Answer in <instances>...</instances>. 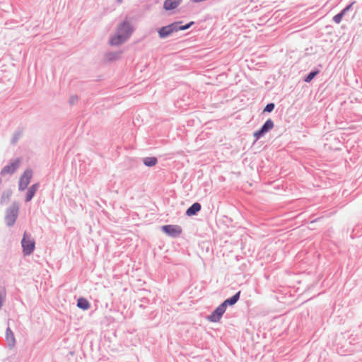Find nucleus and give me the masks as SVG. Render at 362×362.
<instances>
[{
	"instance_id": "obj_1",
	"label": "nucleus",
	"mask_w": 362,
	"mask_h": 362,
	"mask_svg": "<svg viewBox=\"0 0 362 362\" xmlns=\"http://www.w3.org/2000/svg\"><path fill=\"white\" fill-rule=\"evenodd\" d=\"M19 204L17 202H13L12 204L6 209L5 216V222L7 226H13L18 216Z\"/></svg>"
},
{
	"instance_id": "obj_2",
	"label": "nucleus",
	"mask_w": 362,
	"mask_h": 362,
	"mask_svg": "<svg viewBox=\"0 0 362 362\" xmlns=\"http://www.w3.org/2000/svg\"><path fill=\"white\" fill-rule=\"evenodd\" d=\"M21 245L23 255L26 256L33 252L35 247V243L33 239L30 238L25 233L21 240Z\"/></svg>"
},
{
	"instance_id": "obj_3",
	"label": "nucleus",
	"mask_w": 362,
	"mask_h": 362,
	"mask_svg": "<svg viewBox=\"0 0 362 362\" xmlns=\"http://www.w3.org/2000/svg\"><path fill=\"white\" fill-rule=\"evenodd\" d=\"M274 126V124L273 120L272 119H268L257 131L253 133V136L255 137V141H257L264 136L265 134L268 133L273 129Z\"/></svg>"
},
{
	"instance_id": "obj_4",
	"label": "nucleus",
	"mask_w": 362,
	"mask_h": 362,
	"mask_svg": "<svg viewBox=\"0 0 362 362\" xmlns=\"http://www.w3.org/2000/svg\"><path fill=\"white\" fill-rule=\"evenodd\" d=\"M161 230L171 238L179 237L182 232V228L178 225H165L161 227Z\"/></svg>"
},
{
	"instance_id": "obj_5",
	"label": "nucleus",
	"mask_w": 362,
	"mask_h": 362,
	"mask_svg": "<svg viewBox=\"0 0 362 362\" xmlns=\"http://www.w3.org/2000/svg\"><path fill=\"white\" fill-rule=\"evenodd\" d=\"M33 170L31 169H26L23 174L20 177L18 182V189L20 191L25 190L33 177Z\"/></svg>"
},
{
	"instance_id": "obj_6",
	"label": "nucleus",
	"mask_w": 362,
	"mask_h": 362,
	"mask_svg": "<svg viewBox=\"0 0 362 362\" xmlns=\"http://www.w3.org/2000/svg\"><path fill=\"white\" fill-rule=\"evenodd\" d=\"M177 25L175 22H173L168 25L163 26L158 29V33L160 39H165L170 36L172 33H176Z\"/></svg>"
},
{
	"instance_id": "obj_7",
	"label": "nucleus",
	"mask_w": 362,
	"mask_h": 362,
	"mask_svg": "<svg viewBox=\"0 0 362 362\" xmlns=\"http://www.w3.org/2000/svg\"><path fill=\"white\" fill-rule=\"evenodd\" d=\"M226 309L221 303L211 313L206 317V319L211 322H218L221 319Z\"/></svg>"
},
{
	"instance_id": "obj_8",
	"label": "nucleus",
	"mask_w": 362,
	"mask_h": 362,
	"mask_svg": "<svg viewBox=\"0 0 362 362\" xmlns=\"http://www.w3.org/2000/svg\"><path fill=\"white\" fill-rule=\"evenodd\" d=\"M117 32L130 37L133 32V28L129 22L124 21L118 25Z\"/></svg>"
},
{
	"instance_id": "obj_9",
	"label": "nucleus",
	"mask_w": 362,
	"mask_h": 362,
	"mask_svg": "<svg viewBox=\"0 0 362 362\" xmlns=\"http://www.w3.org/2000/svg\"><path fill=\"white\" fill-rule=\"evenodd\" d=\"M19 165L20 160L17 158L15 160H13L10 165H7L1 169L0 172L1 175L4 176L6 174H13L19 167Z\"/></svg>"
},
{
	"instance_id": "obj_10",
	"label": "nucleus",
	"mask_w": 362,
	"mask_h": 362,
	"mask_svg": "<svg viewBox=\"0 0 362 362\" xmlns=\"http://www.w3.org/2000/svg\"><path fill=\"white\" fill-rule=\"evenodd\" d=\"M129 37L117 32L116 35L110 39V44L112 46H117L125 42Z\"/></svg>"
},
{
	"instance_id": "obj_11",
	"label": "nucleus",
	"mask_w": 362,
	"mask_h": 362,
	"mask_svg": "<svg viewBox=\"0 0 362 362\" xmlns=\"http://www.w3.org/2000/svg\"><path fill=\"white\" fill-rule=\"evenodd\" d=\"M202 209V205L199 202L192 204L186 211L185 214L187 216H192L196 215Z\"/></svg>"
},
{
	"instance_id": "obj_12",
	"label": "nucleus",
	"mask_w": 362,
	"mask_h": 362,
	"mask_svg": "<svg viewBox=\"0 0 362 362\" xmlns=\"http://www.w3.org/2000/svg\"><path fill=\"white\" fill-rule=\"evenodd\" d=\"M39 187H40V184L37 182V183H35V184L32 185L28 189V191H27L26 195H25V202H28L32 200V199L35 196L37 190L38 189Z\"/></svg>"
},
{
	"instance_id": "obj_13",
	"label": "nucleus",
	"mask_w": 362,
	"mask_h": 362,
	"mask_svg": "<svg viewBox=\"0 0 362 362\" xmlns=\"http://www.w3.org/2000/svg\"><path fill=\"white\" fill-rule=\"evenodd\" d=\"M240 296V291H239L235 294H234L233 296L226 299L221 304L226 309L228 305L232 306V305H235L239 300Z\"/></svg>"
},
{
	"instance_id": "obj_14",
	"label": "nucleus",
	"mask_w": 362,
	"mask_h": 362,
	"mask_svg": "<svg viewBox=\"0 0 362 362\" xmlns=\"http://www.w3.org/2000/svg\"><path fill=\"white\" fill-rule=\"evenodd\" d=\"M6 339L8 346L13 348L16 344V339L11 329L8 327L6 330Z\"/></svg>"
},
{
	"instance_id": "obj_15",
	"label": "nucleus",
	"mask_w": 362,
	"mask_h": 362,
	"mask_svg": "<svg viewBox=\"0 0 362 362\" xmlns=\"http://www.w3.org/2000/svg\"><path fill=\"white\" fill-rule=\"evenodd\" d=\"M180 0H165L163 8L166 11H171L176 8L181 3Z\"/></svg>"
},
{
	"instance_id": "obj_16",
	"label": "nucleus",
	"mask_w": 362,
	"mask_h": 362,
	"mask_svg": "<svg viewBox=\"0 0 362 362\" xmlns=\"http://www.w3.org/2000/svg\"><path fill=\"white\" fill-rule=\"evenodd\" d=\"M77 306L78 308L82 309L83 310H86L90 308V304L87 299L81 297L77 300Z\"/></svg>"
},
{
	"instance_id": "obj_17",
	"label": "nucleus",
	"mask_w": 362,
	"mask_h": 362,
	"mask_svg": "<svg viewBox=\"0 0 362 362\" xmlns=\"http://www.w3.org/2000/svg\"><path fill=\"white\" fill-rule=\"evenodd\" d=\"M143 163L147 167H153L155 166L158 163V159L156 157H145L142 159Z\"/></svg>"
},
{
	"instance_id": "obj_18",
	"label": "nucleus",
	"mask_w": 362,
	"mask_h": 362,
	"mask_svg": "<svg viewBox=\"0 0 362 362\" xmlns=\"http://www.w3.org/2000/svg\"><path fill=\"white\" fill-rule=\"evenodd\" d=\"M175 23L177 25V31H181V30H185L187 29H189L192 25L194 24V21H191L185 25H182V21H175Z\"/></svg>"
},
{
	"instance_id": "obj_19",
	"label": "nucleus",
	"mask_w": 362,
	"mask_h": 362,
	"mask_svg": "<svg viewBox=\"0 0 362 362\" xmlns=\"http://www.w3.org/2000/svg\"><path fill=\"white\" fill-rule=\"evenodd\" d=\"M122 52H109L106 54V58L108 61H114L120 58Z\"/></svg>"
},
{
	"instance_id": "obj_20",
	"label": "nucleus",
	"mask_w": 362,
	"mask_h": 362,
	"mask_svg": "<svg viewBox=\"0 0 362 362\" xmlns=\"http://www.w3.org/2000/svg\"><path fill=\"white\" fill-rule=\"evenodd\" d=\"M320 73V70L315 69L310 71L304 78V81L306 83H310L318 74Z\"/></svg>"
},
{
	"instance_id": "obj_21",
	"label": "nucleus",
	"mask_w": 362,
	"mask_h": 362,
	"mask_svg": "<svg viewBox=\"0 0 362 362\" xmlns=\"http://www.w3.org/2000/svg\"><path fill=\"white\" fill-rule=\"evenodd\" d=\"M23 134L22 130H17L14 132L12 139H11V144H16L17 141L20 139Z\"/></svg>"
},
{
	"instance_id": "obj_22",
	"label": "nucleus",
	"mask_w": 362,
	"mask_h": 362,
	"mask_svg": "<svg viewBox=\"0 0 362 362\" xmlns=\"http://www.w3.org/2000/svg\"><path fill=\"white\" fill-rule=\"evenodd\" d=\"M11 190H6L5 192H4L2 193V195H1V199H0V203L1 204H4V202H6V200H9L11 196Z\"/></svg>"
},
{
	"instance_id": "obj_23",
	"label": "nucleus",
	"mask_w": 362,
	"mask_h": 362,
	"mask_svg": "<svg viewBox=\"0 0 362 362\" xmlns=\"http://www.w3.org/2000/svg\"><path fill=\"white\" fill-rule=\"evenodd\" d=\"M275 107V104L274 103H268L263 110V112H272Z\"/></svg>"
},
{
	"instance_id": "obj_24",
	"label": "nucleus",
	"mask_w": 362,
	"mask_h": 362,
	"mask_svg": "<svg viewBox=\"0 0 362 362\" xmlns=\"http://www.w3.org/2000/svg\"><path fill=\"white\" fill-rule=\"evenodd\" d=\"M344 16V15L340 11L339 13H337L333 17L334 22L336 23L337 24L340 23Z\"/></svg>"
},
{
	"instance_id": "obj_25",
	"label": "nucleus",
	"mask_w": 362,
	"mask_h": 362,
	"mask_svg": "<svg viewBox=\"0 0 362 362\" xmlns=\"http://www.w3.org/2000/svg\"><path fill=\"white\" fill-rule=\"evenodd\" d=\"M78 97L76 95H74L69 98V103L71 105H74L75 103H76L78 102Z\"/></svg>"
},
{
	"instance_id": "obj_26",
	"label": "nucleus",
	"mask_w": 362,
	"mask_h": 362,
	"mask_svg": "<svg viewBox=\"0 0 362 362\" xmlns=\"http://www.w3.org/2000/svg\"><path fill=\"white\" fill-rule=\"evenodd\" d=\"M355 2H352L351 4H349V5H347L344 8H343L341 12L345 15L349 11L351 10V8H352V6L354 5Z\"/></svg>"
},
{
	"instance_id": "obj_27",
	"label": "nucleus",
	"mask_w": 362,
	"mask_h": 362,
	"mask_svg": "<svg viewBox=\"0 0 362 362\" xmlns=\"http://www.w3.org/2000/svg\"><path fill=\"white\" fill-rule=\"evenodd\" d=\"M122 1H123V0H117V2L118 4H121V3H122Z\"/></svg>"
},
{
	"instance_id": "obj_28",
	"label": "nucleus",
	"mask_w": 362,
	"mask_h": 362,
	"mask_svg": "<svg viewBox=\"0 0 362 362\" xmlns=\"http://www.w3.org/2000/svg\"><path fill=\"white\" fill-rule=\"evenodd\" d=\"M2 183V179L0 177V185Z\"/></svg>"
},
{
	"instance_id": "obj_29",
	"label": "nucleus",
	"mask_w": 362,
	"mask_h": 362,
	"mask_svg": "<svg viewBox=\"0 0 362 362\" xmlns=\"http://www.w3.org/2000/svg\"><path fill=\"white\" fill-rule=\"evenodd\" d=\"M180 1H182V0H180Z\"/></svg>"
}]
</instances>
